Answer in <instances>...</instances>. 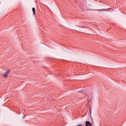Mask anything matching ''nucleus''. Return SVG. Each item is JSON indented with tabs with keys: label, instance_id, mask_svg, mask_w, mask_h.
Returning a JSON list of instances; mask_svg holds the SVG:
<instances>
[{
	"label": "nucleus",
	"instance_id": "7ed1b4c3",
	"mask_svg": "<svg viewBox=\"0 0 126 126\" xmlns=\"http://www.w3.org/2000/svg\"><path fill=\"white\" fill-rule=\"evenodd\" d=\"M111 9H113V8H109L107 9H103L101 10H99V11H108V10H111Z\"/></svg>",
	"mask_w": 126,
	"mask_h": 126
},
{
	"label": "nucleus",
	"instance_id": "f257e3e1",
	"mask_svg": "<svg viewBox=\"0 0 126 126\" xmlns=\"http://www.w3.org/2000/svg\"><path fill=\"white\" fill-rule=\"evenodd\" d=\"M9 72H10V70H8L6 72L4 73L3 75V77L4 78H7L8 77V75H9Z\"/></svg>",
	"mask_w": 126,
	"mask_h": 126
},
{
	"label": "nucleus",
	"instance_id": "423d86ee",
	"mask_svg": "<svg viewBox=\"0 0 126 126\" xmlns=\"http://www.w3.org/2000/svg\"><path fill=\"white\" fill-rule=\"evenodd\" d=\"M76 126H82V125L79 124V125H77Z\"/></svg>",
	"mask_w": 126,
	"mask_h": 126
},
{
	"label": "nucleus",
	"instance_id": "20e7f679",
	"mask_svg": "<svg viewBox=\"0 0 126 126\" xmlns=\"http://www.w3.org/2000/svg\"><path fill=\"white\" fill-rule=\"evenodd\" d=\"M32 12H33V15H35L36 14V9H35V7H33L32 8Z\"/></svg>",
	"mask_w": 126,
	"mask_h": 126
},
{
	"label": "nucleus",
	"instance_id": "f03ea898",
	"mask_svg": "<svg viewBox=\"0 0 126 126\" xmlns=\"http://www.w3.org/2000/svg\"><path fill=\"white\" fill-rule=\"evenodd\" d=\"M85 126H92V123H90V121H86L85 122Z\"/></svg>",
	"mask_w": 126,
	"mask_h": 126
},
{
	"label": "nucleus",
	"instance_id": "0eeeda50",
	"mask_svg": "<svg viewBox=\"0 0 126 126\" xmlns=\"http://www.w3.org/2000/svg\"><path fill=\"white\" fill-rule=\"evenodd\" d=\"M90 112H91V108H90Z\"/></svg>",
	"mask_w": 126,
	"mask_h": 126
},
{
	"label": "nucleus",
	"instance_id": "39448f33",
	"mask_svg": "<svg viewBox=\"0 0 126 126\" xmlns=\"http://www.w3.org/2000/svg\"><path fill=\"white\" fill-rule=\"evenodd\" d=\"M78 94H82V92H81V91H79L78 92Z\"/></svg>",
	"mask_w": 126,
	"mask_h": 126
}]
</instances>
